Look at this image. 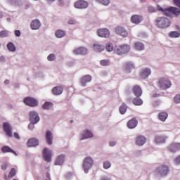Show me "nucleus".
<instances>
[{
	"mask_svg": "<svg viewBox=\"0 0 180 180\" xmlns=\"http://www.w3.org/2000/svg\"><path fill=\"white\" fill-rule=\"evenodd\" d=\"M160 11L164 12L166 16H172V15L178 16L180 14V11L176 7L160 8Z\"/></svg>",
	"mask_w": 180,
	"mask_h": 180,
	"instance_id": "obj_2",
	"label": "nucleus"
},
{
	"mask_svg": "<svg viewBox=\"0 0 180 180\" xmlns=\"http://www.w3.org/2000/svg\"><path fill=\"white\" fill-rule=\"evenodd\" d=\"M129 51H130V46L127 44L119 46L115 50V53L119 56L125 54V53H129Z\"/></svg>",
	"mask_w": 180,
	"mask_h": 180,
	"instance_id": "obj_5",
	"label": "nucleus"
},
{
	"mask_svg": "<svg viewBox=\"0 0 180 180\" xmlns=\"http://www.w3.org/2000/svg\"><path fill=\"white\" fill-rule=\"evenodd\" d=\"M127 112V105L126 104L123 103L120 107V112L121 115H124Z\"/></svg>",
	"mask_w": 180,
	"mask_h": 180,
	"instance_id": "obj_37",
	"label": "nucleus"
},
{
	"mask_svg": "<svg viewBox=\"0 0 180 180\" xmlns=\"http://www.w3.org/2000/svg\"><path fill=\"white\" fill-rule=\"evenodd\" d=\"M27 147H36V146H39V140L36 138H32L27 141Z\"/></svg>",
	"mask_w": 180,
	"mask_h": 180,
	"instance_id": "obj_19",
	"label": "nucleus"
},
{
	"mask_svg": "<svg viewBox=\"0 0 180 180\" xmlns=\"http://www.w3.org/2000/svg\"><path fill=\"white\" fill-rule=\"evenodd\" d=\"M16 175V169L15 168H12L8 174V178H13Z\"/></svg>",
	"mask_w": 180,
	"mask_h": 180,
	"instance_id": "obj_43",
	"label": "nucleus"
},
{
	"mask_svg": "<svg viewBox=\"0 0 180 180\" xmlns=\"http://www.w3.org/2000/svg\"><path fill=\"white\" fill-rule=\"evenodd\" d=\"M34 124H36V123L31 122L28 125V129H30V130H33L34 129Z\"/></svg>",
	"mask_w": 180,
	"mask_h": 180,
	"instance_id": "obj_48",
	"label": "nucleus"
},
{
	"mask_svg": "<svg viewBox=\"0 0 180 180\" xmlns=\"http://www.w3.org/2000/svg\"><path fill=\"white\" fill-rule=\"evenodd\" d=\"M74 54L76 55H85L86 54V53H88V50L86 49H85L84 47H79L78 49H76L73 51Z\"/></svg>",
	"mask_w": 180,
	"mask_h": 180,
	"instance_id": "obj_20",
	"label": "nucleus"
},
{
	"mask_svg": "<svg viewBox=\"0 0 180 180\" xmlns=\"http://www.w3.org/2000/svg\"><path fill=\"white\" fill-rule=\"evenodd\" d=\"M49 1H54V0H49Z\"/></svg>",
	"mask_w": 180,
	"mask_h": 180,
	"instance_id": "obj_64",
	"label": "nucleus"
},
{
	"mask_svg": "<svg viewBox=\"0 0 180 180\" xmlns=\"http://www.w3.org/2000/svg\"><path fill=\"white\" fill-rule=\"evenodd\" d=\"M174 162L176 164L179 165L180 164V155L177 157L175 160Z\"/></svg>",
	"mask_w": 180,
	"mask_h": 180,
	"instance_id": "obj_51",
	"label": "nucleus"
},
{
	"mask_svg": "<svg viewBox=\"0 0 180 180\" xmlns=\"http://www.w3.org/2000/svg\"><path fill=\"white\" fill-rule=\"evenodd\" d=\"M24 103L31 108H34L39 105V101L33 97H27L24 99Z\"/></svg>",
	"mask_w": 180,
	"mask_h": 180,
	"instance_id": "obj_7",
	"label": "nucleus"
},
{
	"mask_svg": "<svg viewBox=\"0 0 180 180\" xmlns=\"http://www.w3.org/2000/svg\"><path fill=\"white\" fill-rule=\"evenodd\" d=\"M156 23L160 29H165L171 25V21L165 17L158 18Z\"/></svg>",
	"mask_w": 180,
	"mask_h": 180,
	"instance_id": "obj_1",
	"label": "nucleus"
},
{
	"mask_svg": "<svg viewBox=\"0 0 180 180\" xmlns=\"http://www.w3.org/2000/svg\"><path fill=\"white\" fill-rule=\"evenodd\" d=\"M94 137V134L89 130H85L82 135L80 140H86V139H92Z\"/></svg>",
	"mask_w": 180,
	"mask_h": 180,
	"instance_id": "obj_22",
	"label": "nucleus"
},
{
	"mask_svg": "<svg viewBox=\"0 0 180 180\" xmlns=\"http://www.w3.org/2000/svg\"><path fill=\"white\" fill-rule=\"evenodd\" d=\"M133 92L137 98H140L143 94L141 88L139 85H135L133 88Z\"/></svg>",
	"mask_w": 180,
	"mask_h": 180,
	"instance_id": "obj_21",
	"label": "nucleus"
},
{
	"mask_svg": "<svg viewBox=\"0 0 180 180\" xmlns=\"http://www.w3.org/2000/svg\"><path fill=\"white\" fill-rule=\"evenodd\" d=\"M15 34L17 36V37H19V36H20V30H15Z\"/></svg>",
	"mask_w": 180,
	"mask_h": 180,
	"instance_id": "obj_55",
	"label": "nucleus"
},
{
	"mask_svg": "<svg viewBox=\"0 0 180 180\" xmlns=\"http://www.w3.org/2000/svg\"><path fill=\"white\" fill-rule=\"evenodd\" d=\"M101 180H110L108 177H103Z\"/></svg>",
	"mask_w": 180,
	"mask_h": 180,
	"instance_id": "obj_59",
	"label": "nucleus"
},
{
	"mask_svg": "<svg viewBox=\"0 0 180 180\" xmlns=\"http://www.w3.org/2000/svg\"><path fill=\"white\" fill-rule=\"evenodd\" d=\"M97 2H99L100 4H102L103 5H105V6H108L109 4L110 3V0H96Z\"/></svg>",
	"mask_w": 180,
	"mask_h": 180,
	"instance_id": "obj_44",
	"label": "nucleus"
},
{
	"mask_svg": "<svg viewBox=\"0 0 180 180\" xmlns=\"http://www.w3.org/2000/svg\"><path fill=\"white\" fill-rule=\"evenodd\" d=\"M148 11L149 12H154L155 11H154V8H153L152 6H149L148 8Z\"/></svg>",
	"mask_w": 180,
	"mask_h": 180,
	"instance_id": "obj_56",
	"label": "nucleus"
},
{
	"mask_svg": "<svg viewBox=\"0 0 180 180\" xmlns=\"http://www.w3.org/2000/svg\"><path fill=\"white\" fill-rule=\"evenodd\" d=\"M3 129L8 137H12V127L8 122H4L3 125Z\"/></svg>",
	"mask_w": 180,
	"mask_h": 180,
	"instance_id": "obj_10",
	"label": "nucleus"
},
{
	"mask_svg": "<svg viewBox=\"0 0 180 180\" xmlns=\"http://www.w3.org/2000/svg\"><path fill=\"white\" fill-rule=\"evenodd\" d=\"M173 2L176 6L180 8V0H173Z\"/></svg>",
	"mask_w": 180,
	"mask_h": 180,
	"instance_id": "obj_49",
	"label": "nucleus"
},
{
	"mask_svg": "<svg viewBox=\"0 0 180 180\" xmlns=\"http://www.w3.org/2000/svg\"><path fill=\"white\" fill-rule=\"evenodd\" d=\"M14 137H15V139H17V140H20V137L19 136V134L18 133L15 132L14 133Z\"/></svg>",
	"mask_w": 180,
	"mask_h": 180,
	"instance_id": "obj_52",
	"label": "nucleus"
},
{
	"mask_svg": "<svg viewBox=\"0 0 180 180\" xmlns=\"http://www.w3.org/2000/svg\"><path fill=\"white\" fill-rule=\"evenodd\" d=\"M8 36H9V33L7 30H3L0 32V37L5 38L8 37Z\"/></svg>",
	"mask_w": 180,
	"mask_h": 180,
	"instance_id": "obj_41",
	"label": "nucleus"
},
{
	"mask_svg": "<svg viewBox=\"0 0 180 180\" xmlns=\"http://www.w3.org/2000/svg\"><path fill=\"white\" fill-rule=\"evenodd\" d=\"M111 165H112L110 164V162L105 161L103 163V168H105V169H108V168H110Z\"/></svg>",
	"mask_w": 180,
	"mask_h": 180,
	"instance_id": "obj_45",
	"label": "nucleus"
},
{
	"mask_svg": "<svg viewBox=\"0 0 180 180\" xmlns=\"http://www.w3.org/2000/svg\"><path fill=\"white\" fill-rule=\"evenodd\" d=\"M1 151L2 153H13V154H15V151H13V150H12L9 146H4L1 148Z\"/></svg>",
	"mask_w": 180,
	"mask_h": 180,
	"instance_id": "obj_38",
	"label": "nucleus"
},
{
	"mask_svg": "<svg viewBox=\"0 0 180 180\" xmlns=\"http://www.w3.org/2000/svg\"><path fill=\"white\" fill-rule=\"evenodd\" d=\"M55 34L58 39H61V37H64L65 36V31L63 30H58Z\"/></svg>",
	"mask_w": 180,
	"mask_h": 180,
	"instance_id": "obj_32",
	"label": "nucleus"
},
{
	"mask_svg": "<svg viewBox=\"0 0 180 180\" xmlns=\"http://www.w3.org/2000/svg\"><path fill=\"white\" fill-rule=\"evenodd\" d=\"M92 81V77L91 75H85L83 76L80 79V83L82 84V86H86L87 82H91Z\"/></svg>",
	"mask_w": 180,
	"mask_h": 180,
	"instance_id": "obj_17",
	"label": "nucleus"
},
{
	"mask_svg": "<svg viewBox=\"0 0 180 180\" xmlns=\"http://www.w3.org/2000/svg\"><path fill=\"white\" fill-rule=\"evenodd\" d=\"M134 49L136 50H139V51L144 50V44H143V43H141L139 41L136 42L134 44Z\"/></svg>",
	"mask_w": 180,
	"mask_h": 180,
	"instance_id": "obj_34",
	"label": "nucleus"
},
{
	"mask_svg": "<svg viewBox=\"0 0 180 180\" xmlns=\"http://www.w3.org/2000/svg\"><path fill=\"white\" fill-rule=\"evenodd\" d=\"M8 168V163L5 162L1 165V169H4L5 171Z\"/></svg>",
	"mask_w": 180,
	"mask_h": 180,
	"instance_id": "obj_50",
	"label": "nucleus"
},
{
	"mask_svg": "<svg viewBox=\"0 0 180 180\" xmlns=\"http://www.w3.org/2000/svg\"><path fill=\"white\" fill-rule=\"evenodd\" d=\"M169 150L171 153H176L180 150V143H173L169 146Z\"/></svg>",
	"mask_w": 180,
	"mask_h": 180,
	"instance_id": "obj_18",
	"label": "nucleus"
},
{
	"mask_svg": "<svg viewBox=\"0 0 180 180\" xmlns=\"http://www.w3.org/2000/svg\"><path fill=\"white\" fill-rule=\"evenodd\" d=\"M88 6V2L84 0H79L75 3V7L77 9H86Z\"/></svg>",
	"mask_w": 180,
	"mask_h": 180,
	"instance_id": "obj_9",
	"label": "nucleus"
},
{
	"mask_svg": "<svg viewBox=\"0 0 180 180\" xmlns=\"http://www.w3.org/2000/svg\"><path fill=\"white\" fill-rule=\"evenodd\" d=\"M175 103H180V94H177L174 98Z\"/></svg>",
	"mask_w": 180,
	"mask_h": 180,
	"instance_id": "obj_47",
	"label": "nucleus"
},
{
	"mask_svg": "<svg viewBox=\"0 0 180 180\" xmlns=\"http://www.w3.org/2000/svg\"><path fill=\"white\" fill-rule=\"evenodd\" d=\"M115 146H116V142L115 141H110V147H115Z\"/></svg>",
	"mask_w": 180,
	"mask_h": 180,
	"instance_id": "obj_53",
	"label": "nucleus"
},
{
	"mask_svg": "<svg viewBox=\"0 0 180 180\" xmlns=\"http://www.w3.org/2000/svg\"><path fill=\"white\" fill-rule=\"evenodd\" d=\"M65 161V155H60L56 158L55 165H63Z\"/></svg>",
	"mask_w": 180,
	"mask_h": 180,
	"instance_id": "obj_23",
	"label": "nucleus"
},
{
	"mask_svg": "<svg viewBox=\"0 0 180 180\" xmlns=\"http://www.w3.org/2000/svg\"><path fill=\"white\" fill-rule=\"evenodd\" d=\"M139 124V121L136 118H132L129 120L127 122V127L129 129H136Z\"/></svg>",
	"mask_w": 180,
	"mask_h": 180,
	"instance_id": "obj_15",
	"label": "nucleus"
},
{
	"mask_svg": "<svg viewBox=\"0 0 180 180\" xmlns=\"http://www.w3.org/2000/svg\"><path fill=\"white\" fill-rule=\"evenodd\" d=\"M133 103H134V105H135V106H140V105H143V100H141V98H135L133 100Z\"/></svg>",
	"mask_w": 180,
	"mask_h": 180,
	"instance_id": "obj_36",
	"label": "nucleus"
},
{
	"mask_svg": "<svg viewBox=\"0 0 180 180\" xmlns=\"http://www.w3.org/2000/svg\"><path fill=\"white\" fill-rule=\"evenodd\" d=\"M46 143L49 146H51V144H53V134H51V132L50 131H46Z\"/></svg>",
	"mask_w": 180,
	"mask_h": 180,
	"instance_id": "obj_27",
	"label": "nucleus"
},
{
	"mask_svg": "<svg viewBox=\"0 0 180 180\" xmlns=\"http://www.w3.org/2000/svg\"><path fill=\"white\" fill-rule=\"evenodd\" d=\"M169 172V167L167 165H162L157 168V169L155 171V175H167Z\"/></svg>",
	"mask_w": 180,
	"mask_h": 180,
	"instance_id": "obj_6",
	"label": "nucleus"
},
{
	"mask_svg": "<svg viewBox=\"0 0 180 180\" xmlns=\"http://www.w3.org/2000/svg\"><path fill=\"white\" fill-rule=\"evenodd\" d=\"M147 141V139H146V136H138L136 139V146H144L146 144V142Z\"/></svg>",
	"mask_w": 180,
	"mask_h": 180,
	"instance_id": "obj_14",
	"label": "nucleus"
},
{
	"mask_svg": "<svg viewBox=\"0 0 180 180\" xmlns=\"http://www.w3.org/2000/svg\"><path fill=\"white\" fill-rule=\"evenodd\" d=\"M29 115L31 123H37L40 120L39 114H37V112L35 111H30Z\"/></svg>",
	"mask_w": 180,
	"mask_h": 180,
	"instance_id": "obj_8",
	"label": "nucleus"
},
{
	"mask_svg": "<svg viewBox=\"0 0 180 180\" xmlns=\"http://www.w3.org/2000/svg\"><path fill=\"white\" fill-rule=\"evenodd\" d=\"M124 68L126 72H130L134 68V65L131 62H127L124 65Z\"/></svg>",
	"mask_w": 180,
	"mask_h": 180,
	"instance_id": "obj_29",
	"label": "nucleus"
},
{
	"mask_svg": "<svg viewBox=\"0 0 180 180\" xmlns=\"http://www.w3.org/2000/svg\"><path fill=\"white\" fill-rule=\"evenodd\" d=\"M158 118L161 122H165L168 118V112H161L158 115Z\"/></svg>",
	"mask_w": 180,
	"mask_h": 180,
	"instance_id": "obj_30",
	"label": "nucleus"
},
{
	"mask_svg": "<svg viewBox=\"0 0 180 180\" xmlns=\"http://www.w3.org/2000/svg\"><path fill=\"white\" fill-rule=\"evenodd\" d=\"M92 165H94V160L91 157H86L83 162V168L85 174H88L89 169L92 168Z\"/></svg>",
	"mask_w": 180,
	"mask_h": 180,
	"instance_id": "obj_3",
	"label": "nucleus"
},
{
	"mask_svg": "<svg viewBox=\"0 0 180 180\" xmlns=\"http://www.w3.org/2000/svg\"><path fill=\"white\" fill-rule=\"evenodd\" d=\"M27 8H29V6H27V7L25 8L27 9Z\"/></svg>",
	"mask_w": 180,
	"mask_h": 180,
	"instance_id": "obj_63",
	"label": "nucleus"
},
{
	"mask_svg": "<svg viewBox=\"0 0 180 180\" xmlns=\"http://www.w3.org/2000/svg\"><path fill=\"white\" fill-rule=\"evenodd\" d=\"M43 155L46 162H50V161H51V150H49V148H45L44 149Z\"/></svg>",
	"mask_w": 180,
	"mask_h": 180,
	"instance_id": "obj_12",
	"label": "nucleus"
},
{
	"mask_svg": "<svg viewBox=\"0 0 180 180\" xmlns=\"http://www.w3.org/2000/svg\"><path fill=\"white\" fill-rule=\"evenodd\" d=\"M40 26H41V24L39 20H34L31 22V29H32V30H37V29H40Z\"/></svg>",
	"mask_w": 180,
	"mask_h": 180,
	"instance_id": "obj_24",
	"label": "nucleus"
},
{
	"mask_svg": "<svg viewBox=\"0 0 180 180\" xmlns=\"http://www.w3.org/2000/svg\"><path fill=\"white\" fill-rule=\"evenodd\" d=\"M105 49L107 51H113V44H112L110 42H108L105 46Z\"/></svg>",
	"mask_w": 180,
	"mask_h": 180,
	"instance_id": "obj_42",
	"label": "nucleus"
},
{
	"mask_svg": "<svg viewBox=\"0 0 180 180\" xmlns=\"http://www.w3.org/2000/svg\"><path fill=\"white\" fill-rule=\"evenodd\" d=\"M115 33H117V34H119L120 36H122V37H127V34H129L127 31L120 26L115 28Z\"/></svg>",
	"mask_w": 180,
	"mask_h": 180,
	"instance_id": "obj_13",
	"label": "nucleus"
},
{
	"mask_svg": "<svg viewBox=\"0 0 180 180\" xmlns=\"http://www.w3.org/2000/svg\"><path fill=\"white\" fill-rule=\"evenodd\" d=\"M68 23L69 25H75L76 22L75 20H69Z\"/></svg>",
	"mask_w": 180,
	"mask_h": 180,
	"instance_id": "obj_54",
	"label": "nucleus"
},
{
	"mask_svg": "<svg viewBox=\"0 0 180 180\" xmlns=\"http://www.w3.org/2000/svg\"><path fill=\"white\" fill-rule=\"evenodd\" d=\"M64 89L63 88V86H57L52 89V93L53 94V95H61Z\"/></svg>",
	"mask_w": 180,
	"mask_h": 180,
	"instance_id": "obj_26",
	"label": "nucleus"
},
{
	"mask_svg": "<svg viewBox=\"0 0 180 180\" xmlns=\"http://www.w3.org/2000/svg\"><path fill=\"white\" fill-rule=\"evenodd\" d=\"M0 60H5V58L4 57H1Z\"/></svg>",
	"mask_w": 180,
	"mask_h": 180,
	"instance_id": "obj_61",
	"label": "nucleus"
},
{
	"mask_svg": "<svg viewBox=\"0 0 180 180\" xmlns=\"http://www.w3.org/2000/svg\"><path fill=\"white\" fill-rule=\"evenodd\" d=\"M100 64L103 67H106L110 64V61H109V60H108V59L102 60L100 61Z\"/></svg>",
	"mask_w": 180,
	"mask_h": 180,
	"instance_id": "obj_40",
	"label": "nucleus"
},
{
	"mask_svg": "<svg viewBox=\"0 0 180 180\" xmlns=\"http://www.w3.org/2000/svg\"><path fill=\"white\" fill-rule=\"evenodd\" d=\"M153 98H157L158 96H160V94L155 93V94H153Z\"/></svg>",
	"mask_w": 180,
	"mask_h": 180,
	"instance_id": "obj_57",
	"label": "nucleus"
},
{
	"mask_svg": "<svg viewBox=\"0 0 180 180\" xmlns=\"http://www.w3.org/2000/svg\"><path fill=\"white\" fill-rule=\"evenodd\" d=\"M158 85L161 89H168L171 87V81L168 78L162 77L159 79Z\"/></svg>",
	"mask_w": 180,
	"mask_h": 180,
	"instance_id": "obj_4",
	"label": "nucleus"
},
{
	"mask_svg": "<svg viewBox=\"0 0 180 180\" xmlns=\"http://www.w3.org/2000/svg\"><path fill=\"white\" fill-rule=\"evenodd\" d=\"M93 49L95 51H97V53H101V51H103V50H105V46L101 45L98 43H96L94 44Z\"/></svg>",
	"mask_w": 180,
	"mask_h": 180,
	"instance_id": "obj_28",
	"label": "nucleus"
},
{
	"mask_svg": "<svg viewBox=\"0 0 180 180\" xmlns=\"http://www.w3.org/2000/svg\"><path fill=\"white\" fill-rule=\"evenodd\" d=\"M167 137L158 136H156L155 139V142L157 143V144H160L161 143H165Z\"/></svg>",
	"mask_w": 180,
	"mask_h": 180,
	"instance_id": "obj_31",
	"label": "nucleus"
},
{
	"mask_svg": "<svg viewBox=\"0 0 180 180\" xmlns=\"http://www.w3.org/2000/svg\"><path fill=\"white\" fill-rule=\"evenodd\" d=\"M4 84L6 85H8L9 84V80L8 79L5 80Z\"/></svg>",
	"mask_w": 180,
	"mask_h": 180,
	"instance_id": "obj_58",
	"label": "nucleus"
},
{
	"mask_svg": "<svg viewBox=\"0 0 180 180\" xmlns=\"http://www.w3.org/2000/svg\"><path fill=\"white\" fill-rule=\"evenodd\" d=\"M97 34L99 37H109V36H110V32H109V30L102 28L97 31Z\"/></svg>",
	"mask_w": 180,
	"mask_h": 180,
	"instance_id": "obj_11",
	"label": "nucleus"
},
{
	"mask_svg": "<svg viewBox=\"0 0 180 180\" xmlns=\"http://www.w3.org/2000/svg\"><path fill=\"white\" fill-rule=\"evenodd\" d=\"M150 75H151V70H150V68H146L142 70L140 74L141 78H143V79L148 78V77Z\"/></svg>",
	"mask_w": 180,
	"mask_h": 180,
	"instance_id": "obj_25",
	"label": "nucleus"
},
{
	"mask_svg": "<svg viewBox=\"0 0 180 180\" xmlns=\"http://www.w3.org/2000/svg\"><path fill=\"white\" fill-rule=\"evenodd\" d=\"M70 123H74V121L73 120H70Z\"/></svg>",
	"mask_w": 180,
	"mask_h": 180,
	"instance_id": "obj_62",
	"label": "nucleus"
},
{
	"mask_svg": "<svg viewBox=\"0 0 180 180\" xmlns=\"http://www.w3.org/2000/svg\"><path fill=\"white\" fill-rule=\"evenodd\" d=\"M7 49L9 51H11L12 53L16 51V47L12 42H10L7 44Z\"/></svg>",
	"mask_w": 180,
	"mask_h": 180,
	"instance_id": "obj_35",
	"label": "nucleus"
},
{
	"mask_svg": "<svg viewBox=\"0 0 180 180\" xmlns=\"http://www.w3.org/2000/svg\"><path fill=\"white\" fill-rule=\"evenodd\" d=\"M47 58L49 61H54V60H56V56L53 53H51Z\"/></svg>",
	"mask_w": 180,
	"mask_h": 180,
	"instance_id": "obj_46",
	"label": "nucleus"
},
{
	"mask_svg": "<svg viewBox=\"0 0 180 180\" xmlns=\"http://www.w3.org/2000/svg\"><path fill=\"white\" fill-rule=\"evenodd\" d=\"M53 108V103L46 101L42 105V108L46 110H49Z\"/></svg>",
	"mask_w": 180,
	"mask_h": 180,
	"instance_id": "obj_33",
	"label": "nucleus"
},
{
	"mask_svg": "<svg viewBox=\"0 0 180 180\" xmlns=\"http://www.w3.org/2000/svg\"><path fill=\"white\" fill-rule=\"evenodd\" d=\"M59 3L63 5V4H64V0H59Z\"/></svg>",
	"mask_w": 180,
	"mask_h": 180,
	"instance_id": "obj_60",
	"label": "nucleus"
},
{
	"mask_svg": "<svg viewBox=\"0 0 180 180\" xmlns=\"http://www.w3.org/2000/svg\"><path fill=\"white\" fill-rule=\"evenodd\" d=\"M169 37H172V38H178V37H180V33L178 32L177 31H172L169 34Z\"/></svg>",
	"mask_w": 180,
	"mask_h": 180,
	"instance_id": "obj_39",
	"label": "nucleus"
},
{
	"mask_svg": "<svg viewBox=\"0 0 180 180\" xmlns=\"http://www.w3.org/2000/svg\"><path fill=\"white\" fill-rule=\"evenodd\" d=\"M131 22H132V23H135V25H139V23H141V22H143V17L139 15H134L131 18Z\"/></svg>",
	"mask_w": 180,
	"mask_h": 180,
	"instance_id": "obj_16",
	"label": "nucleus"
}]
</instances>
